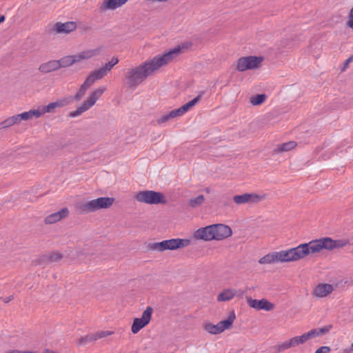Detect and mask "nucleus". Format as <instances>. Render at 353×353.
I'll list each match as a JSON object with an SVG mask.
<instances>
[{"label": "nucleus", "mask_w": 353, "mask_h": 353, "mask_svg": "<svg viewBox=\"0 0 353 353\" xmlns=\"http://www.w3.org/2000/svg\"><path fill=\"white\" fill-rule=\"evenodd\" d=\"M190 46V43H182L164 54H158L137 66L128 69L125 74V79L128 87L135 89L148 77L152 75L156 71L167 65Z\"/></svg>", "instance_id": "1"}, {"label": "nucleus", "mask_w": 353, "mask_h": 353, "mask_svg": "<svg viewBox=\"0 0 353 353\" xmlns=\"http://www.w3.org/2000/svg\"><path fill=\"white\" fill-rule=\"evenodd\" d=\"M349 244L346 239H333L325 236L308 243H301L295 248L281 250L283 263H290L300 261L308 255L322 253L324 250L332 251L340 249Z\"/></svg>", "instance_id": "2"}, {"label": "nucleus", "mask_w": 353, "mask_h": 353, "mask_svg": "<svg viewBox=\"0 0 353 353\" xmlns=\"http://www.w3.org/2000/svg\"><path fill=\"white\" fill-rule=\"evenodd\" d=\"M112 197H99L79 203L77 209L81 214H88L102 209L110 208L114 203Z\"/></svg>", "instance_id": "3"}, {"label": "nucleus", "mask_w": 353, "mask_h": 353, "mask_svg": "<svg viewBox=\"0 0 353 353\" xmlns=\"http://www.w3.org/2000/svg\"><path fill=\"white\" fill-rule=\"evenodd\" d=\"M201 99V96L199 95L190 101L189 102L186 103L185 104L183 105L180 108L172 110L170 111L169 112L165 113L161 116H159L157 119V123L159 125H163L168 122H170V121L177 118L180 117L183 115H184L186 112L190 111L193 107H194L200 101Z\"/></svg>", "instance_id": "4"}, {"label": "nucleus", "mask_w": 353, "mask_h": 353, "mask_svg": "<svg viewBox=\"0 0 353 353\" xmlns=\"http://www.w3.org/2000/svg\"><path fill=\"white\" fill-rule=\"evenodd\" d=\"M106 88L103 85L100 86L93 90L89 94L86 100H85L76 110L70 112L69 116L70 117H77L83 112L90 110L96 102L102 97L103 93L105 92Z\"/></svg>", "instance_id": "5"}, {"label": "nucleus", "mask_w": 353, "mask_h": 353, "mask_svg": "<svg viewBox=\"0 0 353 353\" xmlns=\"http://www.w3.org/2000/svg\"><path fill=\"white\" fill-rule=\"evenodd\" d=\"M235 319V313L232 312L226 319L221 321L216 324L205 321L203 323L202 327L205 332L212 335H217L221 334L225 330L230 329Z\"/></svg>", "instance_id": "6"}, {"label": "nucleus", "mask_w": 353, "mask_h": 353, "mask_svg": "<svg viewBox=\"0 0 353 353\" xmlns=\"http://www.w3.org/2000/svg\"><path fill=\"white\" fill-rule=\"evenodd\" d=\"M190 241L184 239H171L161 242H155L150 244V248L157 252L165 250H175L189 245Z\"/></svg>", "instance_id": "7"}, {"label": "nucleus", "mask_w": 353, "mask_h": 353, "mask_svg": "<svg viewBox=\"0 0 353 353\" xmlns=\"http://www.w3.org/2000/svg\"><path fill=\"white\" fill-rule=\"evenodd\" d=\"M134 199L141 203L147 204H164L166 203L165 198L161 192L152 190H143L137 192Z\"/></svg>", "instance_id": "8"}, {"label": "nucleus", "mask_w": 353, "mask_h": 353, "mask_svg": "<svg viewBox=\"0 0 353 353\" xmlns=\"http://www.w3.org/2000/svg\"><path fill=\"white\" fill-rule=\"evenodd\" d=\"M263 60L262 56L243 57L237 60L236 69L239 72L257 69L261 67Z\"/></svg>", "instance_id": "9"}, {"label": "nucleus", "mask_w": 353, "mask_h": 353, "mask_svg": "<svg viewBox=\"0 0 353 353\" xmlns=\"http://www.w3.org/2000/svg\"><path fill=\"white\" fill-rule=\"evenodd\" d=\"M311 339L312 338L308 331L300 336L292 337L290 339L285 341L281 343L277 344L274 347V348L277 353H279L290 348L295 347L300 345H303V343H305Z\"/></svg>", "instance_id": "10"}, {"label": "nucleus", "mask_w": 353, "mask_h": 353, "mask_svg": "<svg viewBox=\"0 0 353 353\" xmlns=\"http://www.w3.org/2000/svg\"><path fill=\"white\" fill-rule=\"evenodd\" d=\"M154 310L152 307L148 306L143 312L141 317L135 318L131 326V332L133 334H137L141 329L148 325L152 319Z\"/></svg>", "instance_id": "11"}, {"label": "nucleus", "mask_w": 353, "mask_h": 353, "mask_svg": "<svg viewBox=\"0 0 353 353\" xmlns=\"http://www.w3.org/2000/svg\"><path fill=\"white\" fill-rule=\"evenodd\" d=\"M265 194L257 193H244L243 194L235 195L233 196V201L236 205H243L246 203H257L265 199Z\"/></svg>", "instance_id": "12"}, {"label": "nucleus", "mask_w": 353, "mask_h": 353, "mask_svg": "<svg viewBox=\"0 0 353 353\" xmlns=\"http://www.w3.org/2000/svg\"><path fill=\"white\" fill-rule=\"evenodd\" d=\"M211 225L212 228V235L215 241H222L231 236L232 234L231 228L227 225L219 223Z\"/></svg>", "instance_id": "13"}, {"label": "nucleus", "mask_w": 353, "mask_h": 353, "mask_svg": "<svg viewBox=\"0 0 353 353\" xmlns=\"http://www.w3.org/2000/svg\"><path fill=\"white\" fill-rule=\"evenodd\" d=\"M248 305L256 310H265L267 312L272 311L274 308V304L269 301L266 299L260 300L254 299L250 296H246Z\"/></svg>", "instance_id": "14"}, {"label": "nucleus", "mask_w": 353, "mask_h": 353, "mask_svg": "<svg viewBox=\"0 0 353 353\" xmlns=\"http://www.w3.org/2000/svg\"><path fill=\"white\" fill-rule=\"evenodd\" d=\"M334 290L332 284L321 283L313 288L312 295L316 299H323L332 294Z\"/></svg>", "instance_id": "15"}, {"label": "nucleus", "mask_w": 353, "mask_h": 353, "mask_svg": "<svg viewBox=\"0 0 353 353\" xmlns=\"http://www.w3.org/2000/svg\"><path fill=\"white\" fill-rule=\"evenodd\" d=\"M212 228L211 225L200 228L194 232L193 236L197 240L204 241H212L214 240V236L212 235L213 232Z\"/></svg>", "instance_id": "16"}, {"label": "nucleus", "mask_w": 353, "mask_h": 353, "mask_svg": "<svg viewBox=\"0 0 353 353\" xmlns=\"http://www.w3.org/2000/svg\"><path fill=\"white\" fill-rule=\"evenodd\" d=\"M68 103V101L66 99H59L54 102L50 103L47 105H39L38 108L42 117L46 113L54 112L57 108H62Z\"/></svg>", "instance_id": "17"}, {"label": "nucleus", "mask_w": 353, "mask_h": 353, "mask_svg": "<svg viewBox=\"0 0 353 353\" xmlns=\"http://www.w3.org/2000/svg\"><path fill=\"white\" fill-rule=\"evenodd\" d=\"M102 47H97L91 49H85L77 54H76V59L77 62L79 63L84 60H88L94 57L99 56L101 54Z\"/></svg>", "instance_id": "18"}, {"label": "nucleus", "mask_w": 353, "mask_h": 353, "mask_svg": "<svg viewBox=\"0 0 353 353\" xmlns=\"http://www.w3.org/2000/svg\"><path fill=\"white\" fill-rule=\"evenodd\" d=\"M69 214V210L67 208H63L59 212L52 213L44 219V223L46 224H54L63 219L66 218Z\"/></svg>", "instance_id": "19"}, {"label": "nucleus", "mask_w": 353, "mask_h": 353, "mask_svg": "<svg viewBox=\"0 0 353 353\" xmlns=\"http://www.w3.org/2000/svg\"><path fill=\"white\" fill-rule=\"evenodd\" d=\"M77 28V24L74 21L65 23H57L54 26V30L57 33H70Z\"/></svg>", "instance_id": "20"}, {"label": "nucleus", "mask_w": 353, "mask_h": 353, "mask_svg": "<svg viewBox=\"0 0 353 353\" xmlns=\"http://www.w3.org/2000/svg\"><path fill=\"white\" fill-rule=\"evenodd\" d=\"M236 290L234 288H226L222 290L216 296L218 302H227L233 299L236 295Z\"/></svg>", "instance_id": "21"}, {"label": "nucleus", "mask_w": 353, "mask_h": 353, "mask_svg": "<svg viewBox=\"0 0 353 353\" xmlns=\"http://www.w3.org/2000/svg\"><path fill=\"white\" fill-rule=\"evenodd\" d=\"M20 114L23 122H31L41 117L38 107L37 108L30 109L28 111L23 112Z\"/></svg>", "instance_id": "22"}, {"label": "nucleus", "mask_w": 353, "mask_h": 353, "mask_svg": "<svg viewBox=\"0 0 353 353\" xmlns=\"http://www.w3.org/2000/svg\"><path fill=\"white\" fill-rule=\"evenodd\" d=\"M128 0H104L101 6L103 10H113L124 5Z\"/></svg>", "instance_id": "23"}, {"label": "nucleus", "mask_w": 353, "mask_h": 353, "mask_svg": "<svg viewBox=\"0 0 353 353\" xmlns=\"http://www.w3.org/2000/svg\"><path fill=\"white\" fill-rule=\"evenodd\" d=\"M297 146V143L294 141H290L276 145L273 150L274 154H281L287 152L294 149Z\"/></svg>", "instance_id": "24"}, {"label": "nucleus", "mask_w": 353, "mask_h": 353, "mask_svg": "<svg viewBox=\"0 0 353 353\" xmlns=\"http://www.w3.org/2000/svg\"><path fill=\"white\" fill-rule=\"evenodd\" d=\"M59 69L57 60H50L41 63L39 67V70L43 74L54 72Z\"/></svg>", "instance_id": "25"}, {"label": "nucleus", "mask_w": 353, "mask_h": 353, "mask_svg": "<svg viewBox=\"0 0 353 353\" xmlns=\"http://www.w3.org/2000/svg\"><path fill=\"white\" fill-rule=\"evenodd\" d=\"M59 68H66L74 63H78L76 59V54L65 56L57 60Z\"/></svg>", "instance_id": "26"}, {"label": "nucleus", "mask_w": 353, "mask_h": 353, "mask_svg": "<svg viewBox=\"0 0 353 353\" xmlns=\"http://www.w3.org/2000/svg\"><path fill=\"white\" fill-rule=\"evenodd\" d=\"M63 258L59 252H52L46 254H43L42 260L48 261V263L59 262Z\"/></svg>", "instance_id": "27"}, {"label": "nucleus", "mask_w": 353, "mask_h": 353, "mask_svg": "<svg viewBox=\"0 0 353 353\" xmlns=\"http://www.w3.org/2000/svg\"><path fill=\"white\" fill-rule=\"evenodd\" d=\"M332 329V325H326L319 329H312L309 331L312 339L320 336L327 333Z\"/></svg>", "instance_id": "28"}, {"label": "nucleus", "mask_w": 353, "mask_h": 353, "mask_svg": "<svg viewBox=\"0 0 353 353\" xmlns=\"http://www.w3.org/2000/svg\"><path fill=\"white\" fill-rule=\"evenodd\" d=\"M112 334V332L110 331H100L92 335H87L85 338L86 341H96L97 339L110 336Z\"/></svg>", "instance_id": "29"}, {"label": "nucleus", "mask_w": 353, "mask_h": 353, "mask_svg": "<svg viewBox=\"0 0 353 353\" xmlns=\"http://www.w3.org/2000/svg\"><path fill=\"white\" fill-rule=\"evenodd\" d=\"M259 263L261 265H270L274 263L273 253L270 252L259 260Z\"/></svg>", "instance_id": "30"}, {"label": "nucleus", "mask_w": 353, "mask_h": 353, "mask_svg": "<svg viewBox=\"0 0 353 353\" xmlns=\"http://www.w3.org/2000/svg\"><path fill=\"white\" fill-rule=\"evenodd\" d=\"M205 201L203 195H199L195 198L191 199L189 201V205L192 208H196L201 205Z\"/></svg>", "instance_id": "31"}, {"label": "nucleus", "mask_w": 353, "mask_h": 353, "mask_svg": "<svg viewBox=\"0 0 353 353\" xmlns=\"http://www.w3.org/2000/svg\"><path fill=\"white\" fill-rule=\"evenodd\" d=\"M265 98L264 94H257L250 99V103L252 105H259L265 101Z\"/></svg>", "instance_id": "32"}, {"label": "nucleus", "mask_w": 353, "mask_h": 353, "mask_svg": "<svg viewBox=\"0 0 353 353\" xmlns=\"http://www.w3.org/2000/svg\"><path fill=\"white\" fill-rule=\"evenodd\" d=\"M94 79L97 81L101 79L103 77H105L108 73L106 71L101 67V68L96 70L90 73Z\"/></svg>", "instance_id": "33"}, {"label": "nucleus", "mask_w": 353, "mask_h": 353, "mask_svg": "<svg viewBox=\"0 0 353 353\" xmlns=\"http://www.w3.org/2000/svg\"><path fill=\"white\" fill-rule=\"evenodd\" d=\"M118 58L112 57L108 63H105V65L103 66V68L106 71L107 73H108L112 70V68L118 63Z\"/></svg>", "instance_id": "34"}, {"label": "nucleus", "mask_w": 353, "mask_h": 353, "mask_svg": "<svg viewBox=\"0 0 353 353\" xmlns=\"http://www.w3.org/2000/svg\"><path fill=\"white\" fill-rule=\"evenodd\" d=\"M13 125H14L12 124L10 118L8 117L3 121L0 122V130H6Z\"/></svg>", "instance_id": "35"}, {"label": "nucleus", "mask_w": 353, "mask_h": 353, "mask_svg": "<svg viewBox=\"0 0 353 353\" xmlns=\"http://www.w3.org/2000/svg\"><path fill=\"white\" fill-rule=\"evenodd\" d=\"M21 117V114H14L12 117H10V118L12 122V124L14 125H19L23 123L22 119Z\"/></svg>", "instance_id": "36"}, {"label": "nucleus", "mask_w": 353, "mask_h": 353, "mask_svg": "<svg viewBox=\"0 0 353 353\" xmlns=\"http://www.w3.org/2000/svg\"><path fill=\"white\" fill-rule=\"evenodd\" d=\"M87 89L88 88L82 84L79 92L75 94L74 99L77 101L80 100L85 95Z\"/></svg>", "instance_id": "37"}, {"label": "nucleus", "mask_w": 353, "mask_h": 353, "mask_svg": "<svg viewBox=\"0 0 353 353\" xmlns=\"http://www.w3.org/2000/svg\"><path fill=\"white\" fill-rule=\"evenodd\" d=\"M273 258H274V263H283L282 254L280 251L272 252Z\"/></svg>", "instance_id": "38"}, {"label": "nucleus", "mask_w": 353, "mask_h": 353, "mask_svg": "<svg viewBox=\"0 0 353 353\" xmlns=\"http://www.w3.org/2000/svg\"><path fill=\"white\" fill-rule=\"evenodd\" d=\"M96 81V80L94 79V77L92 76L91 74L87 77V79L83 82V85L85 86L87 88H90L92 85L94 84V83Z\"/></svg>", "instance_id": "39"}, {"label": "nucleus", "mask_w": 353, "mask_h": 353, "mask_svg": "<svg viewBox=\"0 0 353 353\" xmlns=\"http://www.w3.org/2000/svg\"><path fill=\"white\" fill-rule=\"evenodd\" d=\"M42 258H43V255H41V256H39L38 258H37L36 259L33 260L32 264L36 266V265H40L47 263L48 261L42 260L41 259Z\"/></svg>", "instance_id": "40"}, {"label": "nucleus", "mask_w": 353, "mask_h": 353, "mask_svg": "<svg viewBox=\"0 0 353 353\" xmlns=\"http://www.w3.org/2000/svg\"><path fill=\"white\" fill-rule=\"evenodd\" d=\"M330 352V348L328 346H322L317 349L315 353H329Z\"/></svg>", "instance_id": "41"}, {"label": "nucleus", "mask_w": 353, "mask_h": 353, "mask_svg": "<svg viewBox=\"0 0 353 353\" xmlns=\"http://www.w3.org/2000/svg\"><path fill=\"white\" fill-rule=\"evenodd\" d=\"M86 336H83V337H82V338L79 339L78 340V344H79V345H84V344H85L86 343L90 342V341H86V340L85 339V338Z\"/></svg>", "instance_id": "42"}, {"label": "nucleus", "mask_w": 353, "mask_h": 353, "mask_svg": "<svg viewBox=\"0 0 353 353\" xmlns=\"http://www.w3.org/2000/svg\"><path fill=\"white\" fill-rule=\"evenodd\" d=\"M347 25L349 28L353 30V19H349L347 23Z\"/></svg>", "instance_id": "43"}, {"label": "nucleus", "mask_w": 353, "mask_h": 353, "mask_svg": "<svg viewBox=\"0 0 353 353\" xmlns=\"http://www.w3.org/2000/svg\"><path fill=\"white\" fill-rule=\"evenodd\" d=\"M43 353H58L56 351H54V350H51L50 349H46Z\"/></svg>", "instance_id": "44"}, {"label": "nucleus", "mask_w": 353, "mask_h": 353, "mask_svg": "<svg viewBox=\"0 0 353 353\" xmlns=\"http://www.w3.org/2000/svg\"><path fill=\"white\" fill-rule=\"evenodd\" d=\"M349 19H353V8L350 11Z\"/></svg>", "instance_id": "45"}, {"label": "nucleus", "mask_w": 353, "mask_h": 353, "mask_svg": "<svg viewBox=\"0 0 353 353\" xmlns=\"http://www.w3.org/2000/svg\"><path fill=\"white\" fill-rule=\"evenodd\" d=\"M21 352L22 351H19V350H13L9 351L7 353H21Z\"/></svg>", "instance_id": "46"}, {"label": "nucleus", "mask_w": 353, "mask_h": 353, "mask_svg": "<svg viewBox=\"0 0 353 353\" xmlns=\"http://www.w3.org/2000/svg\"><path fill=\"white\" fill-rule=\"evenodd\" d=\"M21 353H38L37 351H22Z\"/></svg>", "instance_id": "47"}, {"label": "nucleus", "mask_w": 353, "mask_h": 353, "mask_svg": "<svg viewBox=\"0 0 353 353\" xmlns=\"http://www.w3.org/2000/svg\"><path fill=\"white\" fill-rule=\"evenodd\" d=\"M4 20H5V17H4L3 15H1V16L0 17V23H2V22H3V21H4Z\"/></svg>", "instance_id": "48"}, {"label": "nucleus", "mask_w": 353, "mask_h": 353, "mask_svg": "<svg viewBox=\"0 0 353 353\" xmlns=\"http://www.w3.org/2000/svg\"><path fill=\"white\" fill-rule=\"evenodd\" d=\"M271 117H272V115L269 114V115L267 116V118L269 119Z\"/></svg>", "instance_id": "49"}, {"label": "nucleus", "mask_w": 353, "mask_h": 353, "mask_svg": "<svg viewBox=\"0 0 353 353\" xmlns=\"http://www.w3.org/2000/svg\"><path fill=\"white\" fill-rule=\"evenodd\" d=\"M352 254H353V250H352Z\"/></svg>", "instance_id": "50"}]
</instances>
